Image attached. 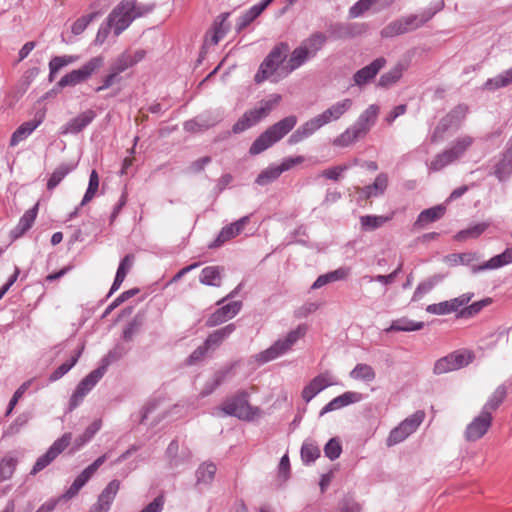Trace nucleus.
I'll return each mask as SVG.
<instances>
[{
  "mask_svg": "<svg viewBox=\"0 0 512 512\" xmlns=\"http://www.w3.org/2000/svg\"><path fill=\"white\" fill-rule=\"evenodd\" d=\"M107 454L98 457L92 464L86 467L81 474H79L72 485L66 490L62 498L69 500L75 497L81 488L90 480V478L96 473L98 468L106 461Z\"/></svg>",
  "mask_w": 512,
  "mask_h": 512,
  "instance_id": "ddd939ff",
  "label": "nucleus"
},
{
  "mask_svg": "<svg viewBox=\"0 0 512 512\" xmlns=\"http://www.w3.org/2000/svg\"><path fill=\"white\" fill-rule=\"evenodd\" d=\"M98 188H99V175L96 170H92L90 177H89L88 188L84 194V197L80 203V206H84L88 202H90L96 196Z\"/></svg>",
  "mask_w": 512,
  "mask_h": 512,
  "instance_id": "6e6d98bb",
  "label": "nucleus"
},
{
  "mask_svg": "<svg viewBox=\"0 0 512 512\" xmlns=\"http://www.w3.org/2000/svg\"><path fill=\"white\" fill-rule=\"evenodd\" d=\"M134 262V256L131 254L126 255L120 262L119 267L116 272V276L114 279V282L110 288V291L108 293V297L111 296L114 292H116L121 284L123 283L127 273L132 268Z\"/></svg>",
  "mask_w": 512,
  "mask_h": 512,
  "instance_id": "7c9ffc66",
  "label": "nucleus"
},
{
  "mask_svg": "<svg viewBox=\"0 0 512 512\" xmlns=\"http://www.w3.org/2000/svg\"><path fill=\"white\" fill-rule=\"evenodd\" d=\"M492 303L491 298H485L480 301L474 302L471 305L463 308L460 311V316L463 318L472 317L476 314H478L484 307L488 306Z\"/></svg>",
  "mask_w": 512,
  "mask_h": 512,
  "instance_id": "0e129e2a",
  "label": "nucleus"
},
{
  "mask_svg": "<svg viewBox=\"0 0 512 512\" xmlns=\"http://www.w3.org/2000/svg\"><path fill=\"white\" fill-rule=\"evenodd\" d=\"M38 212V204L33 208L27 210L20 218L18 224L11 231L10 236L13 240H16L23 236L33 225Z\"/></svg>",
  "mask_w": 512,
  "mask_h": 512,
  "instance_id": "cd10ccee",
  "label": "nucleus"
},
{
  "mask_svg": "<svg viewBox=\"0 0 512 512\" xmlns=\"http://www.w3.org/2000/svg\"><path fill=\"white\" fill-rule=\"evenodd\" d=\"M404 71V67L401 64H397L388 72L381 75L378 81V86L382 88H388L395 84L401 77Z\"/></svg>",
  "mask_w": 512,
  "mask_h": 512,
  "instance_id": "09e8293b",
  "label": "nucleus"
},
{
  "mask_svg": "<svg viewBox=\"0 0 512 512\" xmlns=\"http://www.w3.org/2000/svg\"><path fill=\"white\" fill-rule=\"evenodd\" d=\"M74 169V164L63 163L59 165L50 176L47 182V189L51 191L56 188L59 183Z\"/></svg>",
  "mask_w": 512,
  "mask_h": 512,
  "instance_id": "a19ab883",
  "label": "nucleus"
},
{
  "mask_svg": "<svg viewBox=\"0 0 512 512\" xmlns=\"http://www.w3.org/2000/svg\"><path fill=\"white\" fill-rule=\"evenodd\" d=\"M101 422L100 420H95L91 423L83 434L78 436L74 441L73 451L80 449L83 445H85L88 441H90L93 436L100 430Z\"/></svg>",
  "mask_w": 512,
  "mask_h": 512,
  "instance_id": "3c124183",
  "label": "nucleus"
},
{
  "mask_svg": "<svg viewBox=\"0 0 512 512\" xmlns=\"http://www.w3.org/2000/svg\"><path fill=\"white\" fill-rule=\"evenodd\" d=\"M104 64L102 56H96L88 60L80 68L74 69L65 74L57 83V87L63 89L65 87H74L78 84L89 80L92 75L98 71Z\"/></svg>",
  "mask_w": 512,
  "mask_h": 512,
  "instance_id": "6e6552de",
  "label": "nucleus"
},
{
  "mask_svg": "<svg viewBox=\"0 0 512 512\" xmlns=\"http://www.w3.org/2000/svg\"><path fill=\"white\" fill-rule=\"evenodd\" d=\"M248 222L249 216H244L239 220L223 227L210 247H219L230 239L235 238L243 231Z\"/></svg>",
  "mask_w": 512,
  "mask_h": 512,
  "instance_id": "4be33fe9",
  "label": "nucleus"
},
{
  "mask_svg": "<svg viewBox=\"0 0 512 512\" xmlns=\"http://www.w3.org/2000/svg\"><path fill=\"white\" fill-rule=\"evenodd\" d=\"M133 65H135V60H132V54L124 52L113 61L110 68L120 74Z\"/></svg>",
  "mask_w": 512,
  "mask_h": 512,
  "instance_id": "4d7b16f0",
  "label": "nucleus"
},
{
  "mask_svg": "<svg viewBox=\"0 0 512 512\" xmlns=\"http://www.w3.org/2000/svg\"><path fill=\"white\" fill-rule=\"evenodd\" d=\"M443 279H444V275L435 274V275L425 279L424 281L420 282L413 293L412 300L413 301L420 300L425 294L430 292Z\"/></svg>",
  "mask_w": 512,
  "mask_h": 512,
  "instance_id": "4c0bfd02",
  "label": "nucleus"
},
{
  "mask_svg": "<svg viewBox=\"0 0 512 512\" xmlns=\"http://www.w3.org/2000/svg\"><path fill=\"white\" fill-rule=\"evenodd\" d=\"M512 263V248H507L503 253L496 255L483 263L482 265L472 266V273H478L484 270H493L501 268Z\"/></svg>",
  "mask_w": 512,
  "mask_h": 512,
  "instance_id": "393cba45",
  "label": "nucleus"
},
{
  "mask_svg": "<svg viewBox=\"0 0 512 512\" xmlns=\"http://www.w3.org/2000/svg\"><path fill=\"white\" fill-rule=\"evenodd\" d=\"M388 185V177L384 173H380L373 184L362 188V193L365 198L377 197L382 195Z\"/></svg>",
  "mask_w": 512,
  "mask_h": 512,
  "instance_id": "e433bc0d",
  "label": "nucleus"
},
{
  "mask_svg": "<svg viewBox=\"0 0 512 512\" xmlns=\"http://www.w3.org/2000/svg\"><path fill=\"white\" fill-rule=\"evenodd\" d=\"M474 139L471 136L464 135L458 137L452 144L450 148H448L454 157L458 160L460 159L465 152L472 146Z\"/></svg>",
  "mask_w": 512,
  "mask_h": 512,
  "instance_id": "8fccbe9b",
  "label": "nucleus"
},
{
  "mask_svg": "<svg viewBox=\"0 0 512 512\" xmlns=\"http://www.w3.org/2000/svg\"><path fill=\"white\" fill-rule=\"evenodd\" d=\"M272 2L273 0H262L260 3L253 5L249 10H247L238 18L236 29L238 31L243 30L250 23H252Z\"/></svg>",
  "mask_w": 512,
  "mask_h": 512,
  "instance_id": "c85d7f7f",
  "label": "nucleus"
},
{
  "mask_svg": "<svg viewBox=\"0 0 512 512\" xmlns=\"http://www.w3.org/2000/svg\"><path fill=\"white\" fill-rule=\"evenodd\" d=\"M386 60L383 57H379L372 61L369 65L359 69L353 75L354 84L362 87L368 83H370L379 71L385 66Z\"/></svg>",
  "mask_w": 512,
  "mask_h": 512,
  "instance_id": "aec40b11",
  "label": "nucleus"
},
{
  "mask_svg": "<svg viewBox=\"0 0 512 512\" xmlns=\"http://www.w3.org/2000/svg\"><path fill=\"white\" fill-rule=\"evenodd\" d=\"M107 454L98 457L92 464L86 467L81 474H79L72 485L66 490L62 498L69 500L75 497L81 488L90 480V478L96 473L98 468L106 461Z\"/></svg>",
  "mask_w": 512,
  "mask_h": 512,
  "instance_id": "4468645a",
  "label": "nucleus"
},
{
  "mask_svg": "<svg viewBox=\"0 0 512 512\" xmlns=\"http://www.w3.org/2000/svg\"><path fill=\"white\" fill-rule=\"evenodd\" d=\"M82 351L83 346L77 352H75V354L72 355L68 361L61 364L54 372H52L51 375L49 376V380L51 382L57 381L60 378H62L66 373H68L70 369L78 362Z\"/></svg>",
  "mask_w": 512,
  "mask_h": 512,
  "instance_id": "de8ad7c7",
  "label": "nucleus"
},
{
  "mask_svg": "<svg viewBox=\"0 0 512 512\" xmlns=\"http://www.w3.org/2000/svg\"><path fill=\"white\" fill-rule=\"evenodd\" d=\"M379 107L375 104L368 106L358 117L356 122L334 139L333 145L347 147L358 139L365 137L376 123Z\"/></svg>",
  "mask_w": 512,
  "mask_h": 512,
  "instance_id": "f03ea898",
  "label": "nucleus"
},
{
  "mask_svg": "<svg viewBox=\"0 0 512 512\" xmlns=\"http://www.w3.org/2000/svg\"><path fill=\"white\" fill-rule=\"evenodd\" d=\"M445 211L446 207L444 205H437L432 208L423 210L418 215L415 226L422 228L429 223L435 222L443 217Z\"/></svg>",
  "mask_w": 512,
  "mask_h": 512,
  "instance_id": "2f4dec72",
  "label": "nucleus"
},
{
  "mask_svg": "<svg viewBox=\"0 0 512 512\" xmlns=\"http://www.w3.org/2000/svg\"><path fill=\"white\" fill-rule=\"evenodd\" d=\"M337 381L334 379L330 371H325L314 377L302 390V398L308 403L318 393L323 391L329 386L336 385Z\"/></svg>",
  "mask_w": 512,
  "mask_h": 512,
  "instance_id": "2eb2a0df",
  "label": "nucleus"
},
{
  "mask_svg": "<svg viewBox=\"0 0 512 512\" xmlns=\"http://www.w3.org/2000/svg\"><path fill=\"white\" fill-rule=\"evenodd\" d=\"M349 376L354 380L372 382L376 377V373L370 365L359 363L350 371Z\"/></svg>",
  "mask_w": 512,
  "mask_h": 512,
  "instance_id": "37998d69",
  "label": "nucleus"
},
{
  "mask_svg": "<svg viewBox=\"0 0 512 512\" xmlns=\"http://www.w3.org/2000/svg\"><path fill=\"white\" fill-rule=\"evenodd\" d=\"M297 124V117L290 115L276 122L261 133L249 148L251 155H258L284 138Z\"/></svg>",
  "mask_w": 512,
  "mask_h": 512,
  "instance_id": "7ed1b4c3",
  "label": "nucleus"
},
{
  "mask_svg": "<svg viewBox=\"0 0 512 512\" xmlns=\"http://www.w3.org/2000/svg\"><path fill=\"white\" fill-rule=\"evenodd\" d=\"M228 17L229 13H222L216 17L211 29L207 31L205 35V45H217L225 36L230 27L229 24L226 23Z\"/></svg>",
  "mask_w": 512,
  "mask_h": 512,
  "instance_id": "412c9836",
  "label": "nucleus"
},
{
  "mask_svg": "<svg viewBox=\"0 0 512 512\" xmlns=\"http://www.w3.org/2000/svg\"><path fill=\"white\" fill-rule=\"evenodd\" d=\"M17 465V460L13 457H5L0 462V481L11 478Z\"/></svg>",
  "mask_w": 512,
  "mask_h": 512,
  "instance_id": "e2e57ef3",
  "label": "nucleus"
},
{
  "mask_svg": "<svg viewBox=\"0 0 512 512\" xmlns=\"http://www.w3.org/2000/svg\"><path fill=\"white\" fill-rule=\"evenodd\" d=\"M248 394L244 391L223 403L222 410L225 414L235 416L242 420H254L261 416L260 408L253 407L247 400Z\"/></svg>",
  "mask_w": 512,
  "mask_h": 512,
  "instance_id": "1a4fd4ad",
  "label": "nucleus"
},
{
  "mask_svg": "<svg viewBox=\"0 0 512 512\" xmlns=\"http://www.w3.org/2000/svg\"><path fill=\"white\" fill-rule=\"evenodd\" d=\"M454 128L451 124V121L447 118L445 115L440 119L437 126L435 127L432 135H431V142L437 143L441 141L444 138L445 133L449 130Z\"/></svg>",
  "mask_w": 512,
  "mask_h": 512,
  "instance_id": "680f3d73",
  "label": "nucleus"
},
{
  "mask_svg": "<svg viewBox=\"0 0 512 512\" xmlns=\"http://www.w3.org/2000/svg\"><path fill=\"white\" fill-rule=\"evenodd\" d=\"M327 42V36L322 32L312 33L295 48L287 62L286 74L302 66L309 59L314 58Z\"/></svg>",
  "mask_w": 512,
  "mask_h": 512,
  "instance_id": "20e7f679",
  "label": "nucleus"
},
{
  "mask_svg": "<svg viewBox=\"0 0 512 512\" xmlns=\"http://www.w3.org/2000/svg\"><path fill=\"white\" fill-rule=\"evenodd\" d=\"M133 0H122L109 14L107 22L113 28L114 35L118 37L134 20L131 13Z\"/></svg>",
  "mask_w": 512,
  "mask_h": 512,
  "instance_id": "9b49d317",
  "label": "nucleus"
},
{
  "mask_svg": "<svg viewBox=\"0 0 512 512\" xmlns=\"http://www.w3.org/2000/svg\"><path fill=\"white\" fill-rule=\"evenodd\" d=\"M96 117V112L87 109L69 120L62 128L63 134H77L86 128Z\"/></svg>",
  "mask_w": 512,
  "mask_h": 512,
  "instance_id": "5701e85b",
  "label": "nucleus"
},
{
  "mask_svg": "<svg viewBox=\"0 0 512 512\" xmlns=\"http://www.w3.org/2000/svg\"><path fill=\"white\" fill-rule=\"evenodd\" d=\"M424 327L423 322H415L413 320H410L406 317H402L396 320H393L391 325L385 329L387 333L389 332H411V331H417Z\"/></svg>",
  "mask_w": 512,
  "mask_h": 512,
  "instance_id": "f704fd0d",
  "label": "nucleus"
},
{
  "mask_svg": "<svg viewBox=\"0 0 512 512\" xmlns=\"http://www.w3.org/2000/svg\"><path fill=\"white\" fill-rule=\"evenodd\" d=\"M473 295V293H464L451 300L430 304L426 307V312L434 315H446L457 312L472 299Z\"/></svg>",
  "mask_w": 512,
  "mask_h": 512,
  "instance_id": "dca6fc26",
  "label": "nucleus"
},
{
  "mask_svg": "<svg viewBox=\"0 0 512 512\" xmlns=\"http://www.w3.org/2000/svg\"><path fill=\"white\" fill-rule=\"evenodd\" d=\"M128 352V349L125 348L122 344H116L101 360V365L99 368H104V372H106L107 368L114 362L123 358Z\"/></svg>",
  "mask_w": 512,
  "mask_h": 512,
  "instance_id": "a18cd8bd",
  "label": "nucleus"
},
{
  "mask_svg": "<svg viewBox=\"0 0 512 512\" xmlns=\"http://www.w3.org/2000/svg\"><path fill=\"white\" fill-rule=\"evenodd\" d=\"M320 456V449L313 441H305L301 447V458L305 463H312Z\"/></svg>",
  "mask_w": 512,
  "mask_h": 512,
  "instance_id": "13d9d810",
  "label": "nucleus"
},
{
  "mask_svg": "<svg viewBox=\"0 0 512 512\" xmlns=\"http://www.w3.org/2000/svg\"><path fill=\"white\" fill-rule=\"evenodd\" d=\"M223 268L219 266H208L201 271L200 282L208 286L219 287L222 280Z\"/></svg>",
  "mask_w": 512,
  "mask_h": 512,
  "instance_id": "c9c22d12",
  "label": "nucleus"
},
{
  "mask_svg": "<svg viewBox=\"0 0 512 512\" xmlns=\"http://www.w3.org/2000/svg\"><path fill=\"white\" fill-rule=\"evenodd\" d=\"M42 120H32L22 123L12 134L10 146L14 147L24 139H26L40 124Z\"/></svg>",
  "mask_w": 512,
  "mask_h": 512,
  "instance_id": "72a5a7b5",
  "label": "nucleus"
},
{
  "mask_svg": "<svg viewBox=\"0 0 512 512\" xmlns=\"http://www.w3.org/2000/svg\"><path fill=\"white\" fill-rule=\"evenodd\" d=\"M468 112V107L465 105H458L453 108L448 114L447 118L451 121L452 126L458 129L465 119Z\"/></svg>",
  "mask_w": 512,
  "mask_h": 512,
  "instance_id": "052dcab7",
  "label": "nucleus"
},
{
  "mask_svg": "<svg viewBox=\"0 0 512 512\" xmlns=\"http://www.w3.org/2000/svg\"><path fill=\"white\" fill-rule=\"evenodd\" d=\"M435 12L432 10L423 11L420 14H410L401 17L407 32L418 29L428 22L434 16Z\"/></svg>",
  "mask_w": 512,
  "mask_h": 512,
  "instance_id": "473e14b6",
  "label": "nucleus"
},
{
  "mask_svg": "<svg viewBox=\"0 0 512 512\" xmlns=\"http://www.w3.org/2000/svg\"><path fill=\"white\" fill-rule=\"evenodd\" d=\"M220 121V116H213L211 114L201 115L196 119L186 121L184 123V129L187 132L197 133L207 130L215 126Z\"/></svg>",
  "mask_w": 512,
  "mask_h": 512,
  "instance_id": "bb28decb",
  "label": "nucleus"
},
{
  "mask_svg": "<svg viewBox=\"0 0 512 512\" xmlns=\"http://www.w3.org/2000/svg\"><path fill=\"white\" fill-rule=\"evenodd\" d=\"M288 51L289 46L287 43L282 42L275 46L261 63L254 77L255 82L260 84L268 79L277 82L281 76L278 73L280 69L284 71V75L286 76L287 64L282 67L281 64L285 60Z\"/></svg>",
  "mask_w": 512,
  "mask_h": 512,
  "instance_id": "39448f33",
  "label": "nucleus"
},
{
  "mask_svg": "<svg viewBox=\"0 0 512 512\" xmlns=\"http://www.w3.org/2000/svg\"><path fill=\"white\" fill-rule=\"evenodd\" d=\"M98 16L97 12H92L88 15H84L78 18L71 26V32L74 35L82 34L87 26Z\"/></svg>",
  "mask_w": 512,
  "mask_h": 512,
  "instance_id": "69168bd1",
  "label": "nucleus"
},
{
  "mask_svg": "<svg viewBox=\"0 0 512 512\" xmlns=\"http://www.w3.org/2000/svg\"><path fill=\"white\" fill-rule=\"evenodd\" d=\"M280 100V95H273L269 100L262 101L260 106L245 112L243 116L239 118V120L233 125L232 131L237 134L252 127L261 119L268 116L269 113L278 105Z\"/></svg>",
  "mask_w": 512,
  "mask_h": 512,
  "instance_id": "0eeeda50",
  "label": "nucleus"
},
{
  "mask_svg": "<svg viewBox=\"0 0 512 512\" xmlns=\"http://www.w3.org/2000/svg\"><path fill=\"white\" fill-rule=\"evenodd\" d=\"M72 434L65 433L60 438H58L54 443L49 447L48 451L52 452L54 457H58L71 443Z\"/></svg>",
  "mask_w": 512,
  "mask_h": 512,
  "instance_id": "338daca9",
  "label": "nucleus"
},
{
  "mask_svg": "<svg viewBox=\"0 0 512 512\" xmlns=\"http://www.w3.org/2000/svg\"><path fill=\"white\" fill-rule=\"evenodd\" d=\"M491 423L492 415L488 414L486 411H481V413L468 424L465 431V438L468 441H476L482 438L490 428Z\"/></svg>",
  "mask_w": 512,
  "mask_h": 512,
  "instance_id": "f3484780",
  "label": "nucleus"
},
{
  "mask_svg": "<svg viewBox=\"0 0 512 512\" xmlns=\"http://www.w3.org/2000/svg\"><path fill=\"white\" fill-rule=\"evenodd\" d=\"M281 175L277 165L269 166L268 168L261 171L257 176L255 182L260 186L268 185L277 180Z\"/></svg>",
  "mask_w": 512,
  "mask_h": 512,
  "instance_id": "5fc2aeb1",
  "label": "nucleus"
},
{
  "mask_svg": "<svg viewBox=\"0 0 512 512\" xmlns=\"http://www.w3.org/2000/svg\"><path fill=\"white\" fill-rule=\"evenodd\" d=\"M178 451V442L176 440L171 441L168 445L166 453L172 466H178L179 464L191 458V452L189 450L182 451L181 456H178Z\"/></svg>",
  "mask_w": 512,
  "mask_h": 512,
  "instance_id": "49530a36",
  "label": "nucleus"
},
{
  "mask_svg": "<svg viewBox=\"0 0 512 512\" xmlns=\"http://www.w3.org/2000/svg\"><path fill=\"white\" fill-rule=\"evenodd\" d=\"M452 366L455 370L461 369L471 363L474 359V354L468 350H458L449 354Z\"/></svg>",
  "mask_w": 512,
  "mask_h": 512,
  "instance_id": "603ef678",
  "label": "nucleus"
},
{
  "mask_svg": "<svg viewBox=\"0 0 512 512\" xmlns=\"http://www.w3.org/2000/svg\"><path fill=\"white\" fill-rule=\"evenodd\" d=\"M507 395V389L505 385H499L495 391L492 393L488 401L482 408V411H486L488 414L492 415V412L497 410L498 407L502 404Z\"/></svg>",
  "mask_w": 512,
  "mask_h": 512,
  "instance_id": "58836bf2",
  "label": "nucleus"
},
{
  "mask_svg": "<svg viewBox=\"0 0 512 512\" xmlns=\"http://www.w3.org/2000/svg\"><path fill=\"white\" fill-rule=\"evenodd\" d=\"M507 166L512 167V142L509 144L503 160L499 162L495 168V175L500 180H502V175L506 171Z\"/></svg>",
  "mask_w": 512,
  "mask_h": 512,
  "instance_id": "774afa93",
  "label": "nucleus"
},
{
  "mask_svg": "<svg viewBox=\"0 0 512 512\" xmlns=\"http://www.w3.org/2000/svg\"><path fill=\"white\" fill-rule=\"evenodd\" d=\"M120 488L119 480L110 481L101 494L97 502L92 506L90 512H108Z\"/></svg>",
  "mask_w": 512,
  "mask_h": 512,
  "instance_id": "6ab92c4d",
  "label": "nucleus"
},
{
  "mask_svg": "<svg viewBox=\"0 0 512 512\" xmlns=\"http://www.w3.org/2000/svg\"><path fill=\"white\" fill-rule=\"evenodd\" d=\"M307 330L308 327L305 324L298 325V327L291 330L284 339L277 340L268 349L257 354L255 356L256 361L259 364H264L285 354L299 339L306 335Z\"/></svg>",
  "mask_w": 512,
  "mask_h": 512,
  "instance_id": "423d86ee",
  "label": "nucleus"
},
{
  "mask_svg": "<svg viewBox=\"0 0 512 512\" xmlns=\"http://www.w3.org/2000/svg\"><path fill=\"white\" fill-rule=\"evenodd\" d=\"M512 84V68L502 72L501 74H498L497 76L488 79L484 87L487 90H497L502 87H506L508 85Z\"/></svg>",
  "mask_w": 512,
  "mask_h": 512,
  "instance_id": "c03bdc74",
  "label": "nucleus"
},
{
  "mask_svg": "<svg viewBox=\"0 0 512 512\" xmlns=\"http://www.w3.org/2000/svg\"><path fill=\"white\" fill-rule=\"evenodd\" d=\"M236 327L235 324H228L225 327L215 330L206 338L204 344L210 349H215L219 347L222 342L227 339L234 331Z\"/></svg>",
  "mask_w": 512,
  "mask_h": 512,
  "instance_id": "c756f323",
  "label": "nucleus"
},
{
  "mask_svg": "<svg viewBox=\"0 0 512 512\" xmlns=\"http://www.w3.org/2000/svg\"><path fill=\"white\" fill-rule=\"evenodd\" d=\"M512 263V248H507L503 253L496 255L483 263L482 265L472 266V273H478L484 270H493L501 268Z\"/></svg>",
  "mask_w": 512,
  "mask_h": 512,
  "instance_id": "a878e982",
  "label": "nucleus"
},
{
  "mask_svg": "<svg viewBox=\"0 0 512 512\" xmlns=\"http://www.w3.org/2000/svg\"><path fill=\"white\" fill-rule=\"evenodd\" d=\"M425 418L424 411L418 410L414 414L404 419L397 427L391 430L386 444L391 447L402 441L414 433Z\"/></svg>",
  "mask_w": 512,
  "mask_h": 512,
  "instance_id": "9d476101",
  "label": "nucleus"
},
{
  "mask_svg": "<svg viewBox=\"0 0 512 512\" xmlns=\"http://www.w3.org/2000/svg\"><path fill=\"white\" fill-rule=\"evenodd\" d=\"M455 161H457V159L454 157V155L451 153L449 149H446L443 152L437 154L432 159V161L428 165V169L432 172H438Z\"/></svg>",
  "mask_w": 512,
  "mask_h": 512,
  "instance_id": "ea45409f",
  "label": "nucleus"
},
{
  "mask_svg": "<svg viewBox=\"0 0 512 512\" xmlns=\"http://www.w3.org/2000/svg\"><path fill=\"white\" fill-rule=\"evenodd\" d=\"M362 400V395L358 392L347 391L334 399H332L329 403H327L320 411V416L324 414L338 410L345 406H348L353 403L360 402Z\"/></svg>",
  "mask_w": 512,
  "mask_h": 512,
  "instance_id": "b1692460",
  "label": "nucleus"
},
{
  "mask_svg": "<svg viewBox=\"0 0 512 512\" xmlns=\"http://www.w3.org/2000/svg\"><path fill=\"white\" fill-rule=\"evenodd\" d=\"M104 374V368L98 367L97 369L91 371L85 378L80 381L70 398V410H73L82 402L83 398L99 382Z\"/></svg>",
  "mask_w": 512,
  "mask_h": 512,
  "instance_id": "f8f14e48",
  "label": "nucleus"
},
{
  "mask_svg": "<svg viewBox=\"0 0 512 512\" xmlns=\"http://www.w3.org/2000/svg\"><path fill=\"white\" fill-rule=\"evenodd\" d=\"M352 105L353 101L349 98L336 102L321 114L299 126L288 138V143L295 145L313 135L324 125L332 121H337L351 109Z\"/></svg>",
  "mask_w": 512,
  "mask_h": 512,
  "instance_id": "f257e3e1",
  "label": "nucleus"
},
{
  "mask_svg": "<svg viewBox=\"0 0 512 512\" xmlns=\"http://www.w3.org/2000/svg\"><path fill=\"white\" fill-rule=\"evenodd\" d=\"M242 303L240 301L230 302L212 313L206 320V326H218L236 316L241 310Z\"/></svg>",
  "mask_w": 512,
  "mask_h": 512,
  "instance_id": "a211bd4d",
  "label": "nucleus"
},
{
  "mask_svg": "<svg viewBox=\"0 0 512 512\" xmlns=\"http://www.w3.org/2000/svg\"><path fill=\"white\" fill-rule=\"evenodd\" d=\"M391 219L392 216L364 215L360 217L361 229L363 231H373L380 228Z\"/></svg>",
  "mask_w": 512,
  "mask_h": 512,
  "instance_id": "79ce46f5",
  "label": "nucleus"
},
{
  "mask_svg": "<svg viewBox=\"0 0 512 512\" xmlns=\"http://www.w3.org/2000/svg\"><path fill=\"white\" fill-rule=\"evenodd\" d=\"M405 33H407V30L401 17L390 22L380 31L382 38H393Z\"/></svg>",
  "mask_w": 512,
  "mask_h": 512,
  "instance_id": "864d4df0",
  "label": "nucleus"
},
{
  "mask_svg": "<svg viewBox=\"0 0 512 512\" xmlns=\"http://www.w3.org/2000/svg\"><path fill=\"white\" fill-rule=\"evenodd\" d=\"M216 470V465L213 463L202 464L196 472L198 482L210 483L214 479Z\"/></svg>",
  "mask_w": 512,
  "mask_h": 512,
  "instance_id": "bf43d9fd",
  "label": "nucleus"
}]
</instances>
